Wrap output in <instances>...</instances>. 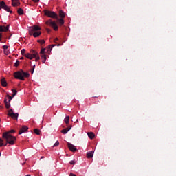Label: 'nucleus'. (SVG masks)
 Masks as SVG:
<instances>
[{
	"instance_id": "a19ab883",
	"label": "nucleus",
	"mask_w": 176,
	"mask_h": 176,
	"mask_svg": "<svg viewBox=\"0 0 176 176\" xmlns=\"http://www.w3.org/2000/svg\"><path fill=\"white\" fill-rule=\"evenodd\" d=\"M3 142V140H2L1 138H0V144H2Z\"/></svg>"
},
{
	"instance_id": "4c0bfd02",
	"label": "nucleus",
	"mask_w": 176,
	"mask_h": 176,
	"mask_svg": "<svg viewBox=\"0 0 176 176\" xmlns=\"http://www.w3.org/2000/svg\"><path fill=\"white\" fill-rule=\"evenodd\" d=\"M58 145H60V142L58 141H56L54 144V146H58Z\"/></svg>"
},
{
	"instance_id": "ddd939ff",
	"label": "nucleus",
	"mask_w": 176,
	"mask_h": 176,
	"mask_svg": "<svg viewBox=\"0 0 176 176\" xmlns=\"http://www.w3.org/2000/svg\"><path fill=\"white\" fill-rule=\"evenodd\" d=\"M1 83L3 87H6V86H8V82H6V80L5 78H2L1 80Z\"/></svg>"
},
{
	"instance_id": "7ed1b4c3",
	"label": "nucleus",
	"mask_w": 176,
	"mask_h": 176,
	"mask_svg": "<svg viewBox=\"0 0 176 176\" xmlns=\"http://www.w3.org/2000/svg\"><path fill=\"white\" fill-rule=\"evenodd\" d=\"M45 16H47V17H50L51 19H57L58 15L56 12L53 11L44 10Z\"/></svg>"
},
{
	"instance_id": "4468645a",
	"label": "nucleus",
	"mask_w": 176,
	"mask_h": 176,
	"mask_svg": "<svg viewBox=\"0 0 176 176\" xmlns=\"http://www.w3.org/2000/svg\"><path fill=\"white\" fill-rule=\"evenodd\" d=\"M72 129V127L69 126L67 127L66 129H64L61 131L62 134H67V133H68V131H69V130H71Z\"/></svg>"
},
{
	"instance_id": "39448f33",
	"label": "nucleus",
	"mask_w": 176,
	"mask_h": 176,
	"mask_svg": "<svg viewBox=\"0 0 176 176\" xmlns=\"http://www.w3.org/2000/svg\"><path fill=\"white\" fill-rule=\"evenodd\" d=\"M25 57H26V58H29V60L35 58V57H36V51L32 50V54L27 53L25 54Z\"/></svg>"
},
{
	"instance_id": "bb28decb",
	"label": "nucleus",
	"mask_w": 176,
	"mask_h": 176,
	"mask_svg": "<svg viewBox=\"0 0 176 176\" xmlns=\"http://www.w3.org/2000/svg\"><path fill=\"white\" fill-rule=\"evenodd\" d=\"M12 113H14L13 112V109H11L8 111V116H11Z\"/></svg>"
},
{
	"instance_id": "37998d69",
	"label": "nucleus",
	"mask_w": 176,
	"mask_h": 176,
	"mask_svg": "<svg viewBox=\"0 0 176 176\" xmlns=\"http://www.w3.org/2000/svg\"><path fill=\"white\" fill-rule=\"evenodd\" d=\"M20 60H24V57H21Z\"/></svg>"
},
{
	"instance_id": "a878e982",
	"label": "nucleus",
	"mask_w": 176,
	"mask_h": 176,
	"mask_svg": "<svg viewBox=\"0 0 176 176\" xmlns=\"http://www.w3.org/2000/svg\"><path fill=\"white\" fill-rule=\"evenodd\" d=\"M9 46L6 45H4L3 46V51H4V53H6V50H8Z\"/></svg>"
},
{
	"instance_id": "9b49d317",
	"label": "nucleus",
	"mask_w": 176,
	"mask_h": 176,
	"mask_svg": "<svg viewBox=\"0 0 176 176\" xmlns=\"http://www.w3.org/2000/svg\"><path fill=\"white\" fill-rule=\"evenodd\" d=\"M20 5V1L19 0H12V6L14 8H16V6H19Z\"/></svg>"
},
{
	"instance_id": "cd10ccee",
	"label": "nucleus",
	"mask_w": 176,
	"mask_h": 176,
	"mask_svg": "<svg viewBox=\"0 0 176 176\" xmlns=\"http://www.w3.org/2000/svg\"><path fill=\"white\" fill-rule=\"evenodd\" d=\"M37 42L38 43H41V45H45V40H38Z\"/></svg>"
},
{
	"instance_id": "a18cd8bd",
	"label": "nucleus",
	"mask_w": 176,
	"mask_h": 176,
	"mask_svg": "<svg viewBox=\"0 0 176 176\" xmlns=\"http://www.w3.org/2000/svg\"><path fill=\"white\" fill-rule=\"evenodd\" d=\"M6 54H8V50H6V52H5Z\"/></svg>"
},
{
	"instance_id": "c756f323",
	"label": "nucleus",
	"mask_w": 176,
	"mask_h": 176,
	"mask_svg": "<svg viewBox=\"0 0 176 176\" xmlns=\"http://www.w3.org/2000/svg\"><path fill=\"white\" fill-rule=\"evenodd\" d=\"M12 91L13 92L12 97H14L17 94V91L16 89H12Z\"/></svg>"
},
{
	"instance_id": "5701e85b",
	"label": "nucleus",
	"mask_w": 176,
	"mask_h": 176,
	"mask_svg": "<svg viewBox=\"0 0 176 176\" xmlns=\"http://www.w3.org/2000/svg\"><path fill=\"white\" fill-rule=\"evenodd\" d=\"M64 122L67 124H69V116H66L64 119Z\"/></svg>"
},
{
	"instance_id": "c9c22d12",
	"label": "nucleus",
	"mask_w": 176,
	"mask_h": 176,
	"mask_svg": "<svg viewBox=\"0 0 176 176\" xmlns=\"http://www.w3.org/2000/svg\"><path fill=\"white\" fill-rule=\"evenodd\" d=\"M75 163H76L75 160H72L69 162V164H72V166L75 165Z\"/></svg>"
},
{
	"instance_id": "79ce46f5",
	"label": "nucleus",
	"mask_w": 176,
	"mask_h": 176,
	"mask_svg": "<svg viewBox=\"0 0 176 176\" xmlns=\"http://www.w3.org/2000/svg\"><path fill=\"white\" fill-rule=\"evenodd\" d=\"M69 176H76V175H75L74 173H70Z\"/></svg>"
},
{
	"instance_id": "0eeeda50",
	"label": "nucleus",
	"mask_w": 176,
	"mask_h": 176,
	"mask_svg": "<svg viewBox=\"0 0 176 176\" xmlns=\"http://www.w3.org/2000/svg\"><path fill=\"white\" fill-rule=\"evenodd\" d=\"M50 25H51V27H52V28H53V30H54V31H58V26L57 25L56 22L50 21Z\"/></svg>"
},
{
	"instance_id": "9d476101",
	"label": "nucleus",
	"mask_w": 176,
	"mask_h": 176,
	"mask_svg": "<svg viewBox=\"0 0 176 176\" xmlns=\"http://www.w3.org/2000/svg\"><path fill=\"white\" fill-rule=\"evenodd\" d=\"M4 103L6 105V108H7V109H9V108H10V101H8V98H4Z\"/></svg>"
},
{
	"instance_id": "09e8293b",
	"label": "nucleus",
	"mask_w": 176,
	"mask_h": 176,
	"mask_svg": "<svg viewBox=\"0 0 176 176\" xmlns=\"http://www.w3.org/2000/svg\"><path fill=\"white\" fill-rule=\"evenodd\" d=\"M45 157H41V159H43Z\"/></svg>"
},
{
	"instance_id": "dca6fc26",
	"label": "nucleus",
	"mask_w": 176,
	"mask_h": 176,
	"mask_svg": "<svg viewBox=\"0 0 176 176\" xmlns=\"http://www.w3.org/2000/svg\"><path fill=\"white\" fill-rule=\"evenodd\" d=\"M89 138H90V140H93V138H94V137H96V135H94V133L93 132H89L87 133Z\"/></svg>"
},
{
	"instance_id": "e433bc0d",
	"label": "nucleus",
	"mask_w": 176,
	"mask_h": 176,
	"mask_svg": "<svg viewBox=\"0 0 176 176\" xmlns=\"http://www.w3.org/2000/svg\"><path fill=\"white\" fill-rule=\"evenodd\" d=\"M54 46H57V45H49L50 50H52L53 49V47H54Z\"/></svg>"
},
{
	"instance_id": "6ab92c4d",
	"label": "nucleus",
	"mask_w": 176,
	"mask_h": 176,
	"mask_svg": "<svg viewBox=\"0 0 176 176\" xmlns=\"http://www.w3.org/2000/svg\"><path fill=\"white\" fill-rule=\"evenodd\" d=\"M11 118H12V119H18V118H19V113H12V115L11 116H10Z\"/></svg>"
},
{
	"instance_id": "2eb2a0df",
	"label": "nucleus",
	"mask_w": 176,
	"mask_h": 176,
	"mask_svg": "<svg viewBox=\"0 0 176 176\" xmlns=\"http://www.w3.org/2000/svg\"><path fill=\"white\" fill-rule=\"evenodd\" d=\"M41 57L43 64H45L46 63V54H41Z\"/></svg>"
},
{
	"instance_id": "de8ad7c7",
	"label": "nucleus",
	"mask_w": 176,
	"mask_h": 176,
	"mask_svg": "<svg viewBox=\"0 0 176 176\" xmlns=\"http://www.w3.org/2000/svg\"><path fill=\"white\" fill-rule=\"evenodd\" d=\"M25 176H31V175H26Z\"/></svg>"
},
{
	"instance_id": "f704fd0d",
	"label": "nucleus",
	"mask_w": 176,
	"mask_h": 176,
	"mask_svg": "<svg viewBox=\"0 0 176 176\" xmlns=\"http://www.w3.org/2000/svg\"><path fill=\"white\" fill-rule=\"evenodd\" d=\"M45 48H43V49H41V52H40V53H41V56L42 55V54H45Z\"/></svg>"
},
{
	"instance_id": "412c9836",
	"label": "nucleus",
	"mask_w": 176,
	"mask_h": 176,
	"mask_svg": "<svg viewBox=\"0 0 176 176\" xmlns=\"http://www.w3.org/2000/svg\"><path fill=\"white\" fill-rule=\"evenodd\" d=\"M22 74H23V78H29L30 77V74L28 72H25L22 70Z\"/></svg>"
},
{
	"instance_id": "1a4fd4ad",
	"label": "nucleus",
	"mask_w": 176,
	"mask_h": 176,
	"mask_svg": "<svg viewBox=\"0 0 176 176\" xmlns=\"http://www.w3.org/2000/svg\"><path fill=\"white\" fill-rule=\"evenodd\" d=\"M67 145L69 151L72 152H76V147L74 144L68 143Z\"/></svg>"
},
{
	"instance_id": "b1692460",
	"label": "nucleus",
	"mask_w": 176,
	"mask_h": 176,
	"mask_svg": "<svg viewBox=\"0 0 176 176\" xmlns=\"http://www.w3.org/2000/svg\"><path fill=\"white\" fill-rule=\"evenodd\" d=\"M34 134H36V135H41V130H39L38 129H35L34 130Z\"/></svg>"
},
{
	"instance_id": "6e6552de",
	"label": "nucleus",
	"mask_w": 176,
	"mask_h": 176,
	"mask_svg": "<svg viewBox=\"0 0 176 176\" xmlns=\"http://www.w3.org/2000/svg\"><path fill=\"white\" fill-rule=\"evenodd\" d=\"M28 130V126H23L21 129L19 131V135L23 134V133H25Z\"/></svg>"
},
{
	"instance_id": "f257e3e1",
	"label": "nucleus",
	"mask_w": 176,
	"mask_h": 176,
	"mask_svg": "<svg viewBox=\"0 0 176 176\" xmlns=\"http://www.w3.org/2000/svg\"><path fill=\"white\" fill-rule=\"evenodd\" d=\"M16 133V131H14V129H12L7 132H4L2 134V138H3V140H6L7 143L10 145H14V143L16 142V141H17V138H16V136H13L11 135L12 133Z\"/></svg>"
},
{
	"instance_id": "20e7f679",
	"label": "nucleus",
	"mask_w": 176,
	"mask_h": 176,
	"mask_svg": "<svg viewBox=\"0 0 176 176\" xmlns=\"http://www.w3.org/2000/svg\"><path fill=\"white\" fill-rule=\"evenodd\" d=\"M14 76L15 79H19V80H24V78L23 76V70L15 72L14 73Z\"/></svg>"
},
{
	"instance_id": "393cba45",
	"label": "nucleus",
	"mask_w": 176,
	"mask_h": 176,
	"mask_svg": "<svg viewBox=\"0 0 176 176\" xmlns=\"http://www.w3.org/2000/svg\"><path fill=\"white\" fill-rule=\"evenodd\" d=\"M34 58H36V61H39L41 60V57H39V54H38V52H36V56H34Z\"/></svg>"
},
{
	"instance_id": "58836bf2",
	"label": "nucleus",
	"mask_w": 176,
	"mask_h": 176,
	"mask_svg": "<svg viewBox=\"0 0 176 176\" xmlns=\"http://www.w3.org/2000/svg\"><path fill=\"white\" fill-rule=\"evenodd\" d=\"M34 69H35V65L34 66V67L31 70V74H34Z\"/></svg>"
},
{
	"instance_id": "aec40b11",
	"label": "nucleus",
	"mask_w": 176,
	"mask_h": 176,
	"mask_svg": "<svg viewBox=\"0 0 176 176\" xmlns=\"http://www.w3.org/2000/svg\"><path fill=\"white\" fill-rule=\"evenodd\" d=\"M17 13L19 14V16H22V14H24V10H23L22 8H19Z\"/></svg>"
},
{
	"instance_id": "49530a36",
	"label": "nucleus",
	"mask_w": 176,
	"mask_h": 176,
	"mask_svg": "<svg viewBox=\"0 0 176 176\" xmlns=\"http://www.w3.org/2000/svg\"><path fill=\"white\" fill-rule=\"evenodd\" d=\"M61 45H60V44H58V45H56V46H60Z\"/></svg>"
},
{
	"instance_id": "72a5a7b5",
	"label": "nucleus",
	"mask_w": 176,
	"mask_h": 176,
	"mask_svg": "<svg viewBox=\"0 0 176 176\" xmlns=\"http://www.w3.org/2000/svg\"><path fill=\"white\" fill-rule=\"evenodd\" d=\"M19 65H20V61L16 60L14 63V66L15 67H19Z\"/></svg>"
},
{
	"instance_id": "7c9ffc66",
	"label": "nucleus",
	"mask_w": 176,
	"mask_h": 176,
	"mask_svg": "<svg viewBox=\"0 0 176 176\" xmlns=\"http://www.w3.org/2000/svg\"><path fill=\"white\" fill-rule=\"evenodd\" d=\"M8 142L6 141V144H4L3 142V143H1V144H0V146H1V148H2V146H7V145H8Z\"/></svg>"
},
{
	"instance_id": "8fccbe9b",
	"label": "nucleus",
	"mask_w": 176,
	"mask_h": 176,
	"mask_svg": "<svg viewBox=\"0 0 176 176\" xmlns=\"http://www.w3.org/2000/svg\"><path fill=\"white\" fill-rule=\"evenodd\" d=\"M0 156H1V153H0Z\"/></svg>"
},
{
	"instance_id": "4be33fe9",
	"label": "nucleus",
	"mask_w": 176,
	"mask_h": 176,
	"mask_svg": "<svg viewBox=\"0 0 176 176\" xmlns=\"http://www.w3.org/2000/svg\"><path fill=\"white\" fill-rule=\"evenodd\" d=\"M59 16L61 17V19H64V17H65V13H64V11L60 10L59 12Z\"/></svg>"
},
{
	"instance_id": "c03bdc74",
	"label": "nucleus",
	"mask_w": 176,
	"mask_h": 176,
	"mask_svg": "<svg viewBox=\"0 0 176 176\" xmlns=\"http://www.w3.org/2000/svg\"><path fill=\"white\" fill-rule=\"evenodd\" d=\"M0 38H2V33H0Z\"/></svg>"
},
{
	"instance_id": "f3484780",
	"label": "nucleus",
	"mask_w": 176,
	"mask_h": 176,
	"mask_svg": "<svg viewBox=\"0 0 176 176\" xmlns=\"http://www.w3.org/2000/svg\"><path fill=\"white\" fill-rule=\"evenodd\" d=\"M6 6L5 1L0 2V10H2Z\"/></svg>"
},
{
	"instance_id": "3c124183",
	"label": "nucleus",
	"mask_w": 176,
	"mask_h": 176,
	"mask_svg": "<svg viewBox=\"0 0 176 176\" xmlns=\"http://www.w3.org/2000/svg\"><path fill=\"white\" fill-rule=\"evenodd\" d=\"M0 41H1V38H0Z\"/></svg>"
},
{
	"instance_id": "f03ea898",
	"label": "nucleus",
	"mask_w": 176,
	"mask_h": 176,
	"mask_svg": "<svg viewBox=\"0 0 176 176\" xmlns=\"http://www.w3.org/2000/svg\"><path fill=\"white\" fill-rule=\"evenodd\" d=\"M41 27L35 25L30 28L29 29V34L34 36V38H38L42 34L41 32Z\"/></svg>"
},
{
	"instance_id": "c85d7f7f",
	"label": "nucleus",
	"mask_w": 176,
	"mask_h": 176,
	"mask_svg": "<svg viewBox=\"0 0 176 176\" xmlns=\"http://www.w3.org/2000/svg\"><path fill=\"white\" fill-rule=\"evenodd\" d=\"M21 54H22V56H25V49H22L21 50Z\"/></svg>"
},
{
	"instance_id": "a211bd4d",
	"label": "nucleus",
	"mask_w": 176,
	"mask_h": 176,
	"mask_svg": "<svg viewBox=\"0 0 176 176\" xmlns=\"http://www.w3.org/2000/svg\"><path fill=\"white\" fill-rule=\"evenodd\" d=\"M3 9L6 10V12H8L9 13H12V11L10 10V7L8 6H6Z\"/></svg>"
},
{
	"instance_id": "473e14b6",
	"label": "nucleus",
	"mask_w": 176,
	"mask_h": 176,
	"mask_svg": "<svg viewBox=\"0 0 176 176\" xmlns=\"http://www.w3.org/2000/svg\"><path fill=\"white\" fill-rule=\"evenodd\" d=\"M7 98H8V101H12V99L13 98V96H11L10 95H7Z\"/></svg>"
},
{
	"instance_id": "423d86ee",
	"label": "nucleus",
	"mask_w": 176,
	"mask_h": 176,
	"mask_svg": "<svg viewBox=\"0 0 176 176\" xmlns=\"http://www.w3.org/2000/svg\"><path fill=\"white\" fill-rule=\"evenodd\" d=\"M9 31V25L7 26L0 25V32H8Z\"/></svg>"
},
{
	"instance_id": "f8f14e48",
	"label": "nucleus",
	"mask_w": 176,
	"mask_h": 176,
	"mask_svg": "<svg viewBox=\"0 0 176 176\" xmlns=\"http://www.w3.org/2000/svg\"><path fill=\"white\" fill-rule=\"evenodd\" d=\"M93 156H94V151H91L87 153V159H91Z\"/></svg>"
},
{
	"instance_id": "2f4dec72",
	"label": "nucleus",
	"mask_w": 176,
	"mask_h": 176,
	"mask_svg": "<svg viewBox=\"0 0 176 176\" xmlns=\"http://www.w3.org/2000/svg\"><path fill=\"white\" fill-rule=\"evenodd\" d=\"M59 23L60 24V25H63V24H64V19H63V18L59 19Z\"/></svg>"
},
{
	"instance_id": "ea45409f",
	"label": "nucleus",
	"mask_w": 176,
	"mask_h": 176,
	"mask_svg": "<svg viewBox=\"0 0 176 176\" xmlns=\"http://www.w3.org/2000/svg\"><path fill=\"white\" fill-rule=\"evenodd\" d=\"M56 41H58V38H55L54 40V42H55V43H56Z\"/></svg>"
}]
</instances>
